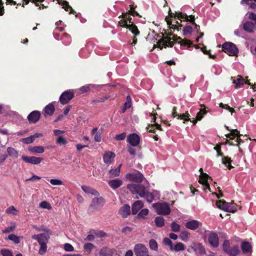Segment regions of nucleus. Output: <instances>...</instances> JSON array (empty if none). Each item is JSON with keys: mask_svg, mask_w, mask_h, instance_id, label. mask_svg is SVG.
I'll return each instance as SVG.
<instances>
[{"mask_svg": "<svg viewBox=\"0 0 256 256\" xmlns=\"http://www.w3.org/2000/svg\"><path fill=\"white\" fill-rule=\"evenodd\" d=\"M172 35V32L168 33L167 36H164L162 38L160 39L157 43L158 46L162 50L163 48H166V47H172L174 44V42H177L178 40V43L180 44L181 46H186L188 48L194 46L195 48L198 49L200 48L198 45H193L192 42L186 39L182 40L180 37L176 35H173L172 38L170 36Z\"/></svg>", "mask_w": 256, "mask_h": 256, "instance_id": "obj_1", "label": "nucleus"}, {"mask_svg": "<svg viewBox=\"0 0 256 256\" xmlns=\"http://www.w3.org/2000/svg\"><path fill=\"white\" fill-rule=\"evenodd\" d=\"M208 179H210L212 180V178L210 176L206 173H202V175L200 176V178L198 180V182L200 184H202L203 186L208 183Z\"/></svg>", "mask_w": 256, "mask_h": 256, "instance_id": "obj_32", "label": "nucleus"}, {"mask_svg": "<svg viewBox=\"0 0 256 256\" xmlns=\"http://www.w3.org/2000/svg\"><path fill=\"white\" fill-rule=\"evenodd\" d=\"M110 98V96H105L98 98L96 99L92 100L91 103L92 104H96L97 103L102 102H104L106 100Z\"/></svg>", "mask_w": 256, "mask_h": 256, "instance_id": "obj_43", "label": "nucleus"}, {"mask_svg": "<svg viewBox=\"0 0 256 256\" xmlns=\"http://www.w3.org/2000/svg\"><path fill=\"white\" fill-rule=\"evenodd\" d=\"M32 238L38 240L40 244H47L49 236L46 234H34Z\"/></svg>", "mask_w": 256, "mask_h": 256, "instance_id": "obj_17", "label": "nucleus"}, {"mask_svg": "<svg viewBox=\"0 0 256 256\" xmlns=\"http://www.w3.org/2000/svg\"><path fill=\"white\" fill-rule=\"evenodd\" d=\"M41 113L38 110L32 112L28 116V120L30 124H35L38 122L40 118Z\"/></svg>", "mask_w": 256, "mask_h": 256, "instance_id": "obj_15", "label": "nucleus"}, {"mask_svg": "<svg viewBox=\"0 0 256 256\" xmlns=\"http://www.w3.org/2000/svg\"><path fill=\"white\" fill-rule=\"evenodd\" d=\"M206 112H207L205 108L200 110L196 114V118H197V120H201L202 118L204 115L206 114Z\"/></svg>", "mask_w": 256, "mask_h": 256, "instance_id": "obj_57", "label": "nucleus"}, {"mask_svg": "<svg viewBox=\"0 0 256 256\" xmlns=\"http://www.w3.org/2000/svg\"><path fill=\"white\" fill-rule=\"evenodd\" d=\"M55 112V108L52 103L46 105L42 110V114L45 117L47 116H52Z\"/></svg>", "mask_w": 256, "mask_h": 256, "instance_id": "obj_20", "label": "nucleus"}, {"mask_svg": "<svg viewBox=\"0 0 256 256\" xmlns=\"http://www.w3.org/2000/svg\"><path fill=\"white\" fill-rule=\"evenodd\" d=\"M132 34H134V37L132 38V42L130 43L132 45H135L138 42V39L136 36H139L140 34V32L136 26L134 24H128V26L127 28Z\"/></svg>", "mask_w": 256, "mask_h": 256, "instance_id": "obj_11", "label": "nucleus"}, {"mask_svg": "<svg viewBox=\"0 0 256 256\" xmlns=\"http://www.w3.org/2000/svg\"><path fill=\"white\" fill-rule=\"evenodd\" d=\"M126 178L130 181L140 183L143 181L144 176L141 172H137L127 174Z\"/></svg>", "mask_w": 256, "mask_h": 256, "instance_id": "obj_8", "label": "nucleus"}, {"mask_svg": "<svg viewBox=\"0 0 256 256\" xmlns=\"http://www.w3.org/2000/svg\"><path fill=\"white\" fill-rule=\"evenodd\" d=\"M118 214L123 218H126L130 214V208L128 204H124L119 210Z\"/></svg>", "mask_w": 256, "mask_h": 256, "instance_id": "obj_21", "label": "nucleus"}, {"mask_svg": "<svg viewBox=\"0 0 256 256\" xmlns=\"http://www.w3.org/2000/svg\"><path fill=\"white\" fill-rule=\"evenodd\" d=\"M241 248L244 253L246 254L252 251V246L248 242H244L242 243Z\"/></svg>", "mask_w": 256, "mask_h": 256, "instance_id": "obj_30", "label": "nucleus"}, {"mask_svg": "<svg viewBox=\"0 0 256 256\" xmlns=\"http://www.w3.org/2000/svg\"><path fill=\"white\" fill-rule=\"evenodd\" d=\"M108 185L114 190L120 188L122 184V180L120 179H114L110 180L108 182Z\"/></svg>", "mask_w": 256, "mask_h": 256, "instance_id": "obj_24", "label": "nucleus"}, {"mask_svg": "<svg viewBox=\"0 0 256 256\" xmlns=\"http://www.w3.org/2000/svg\"><path fill=\"white\" fill-rule=\"evenodd\" d=\"M148 214V208H144L138 214V218L140 219L144 218L145 216H147Z\"/></svg>", "mask_w": 256, "mask_h": 256, "instance_id": "obj_49", "label": "nucleus"}, {"mask_svg": "<svg viewBox=\"0 0 256 256\" xmlns=\"http://www.w3.org/2000/svg\"><path fill=\"white\" fill-rule=\"evenodd\" d=\"M226 128L230 132V134H226L225 136L226 138H229L230 140H234L235 139L237 134H239V131L236 129L230 130L228 126H225Z\"/></svg>", "mask_w": 256, "mask_h": 256, "instance_id": "obj_27", "label": "nucleus"}, {"mask_svg": "<svg viewBox=\"0 0 256 256\" xmlns=\"http://www.w3.org/2000/svg\"><path fill=\"white\" fill-rule=\"evenodd\" d=\"M16 228V225L15 224H13L12 226H8L4 230H3L2 232L4 234H8L10 233V232H12L15 230Z\"/></svg>", "mask_w": 256, "mask_h": 256, "instance_id": "obj_51", "label": "nucleus"}, {"mask_svg": "<svg viewBox=\"0 0 256 256\" xmlns=\"http://www.w3.org/2000/svg\"><path fill=\"white\" fill-rule=\"evenodd\" d=\"M56 143L60 145H64L67 144V141L62 136H59L56 139Z\"/></svg>", "mask_w": 256, "mask_h": 256, "instance_id": "obj_63", "label": "nucleus"}, {"mask_svg": "<svg viewBox=\"0 0 256 256\" xmlns=\"http://www.w3.org/2000/svg\"><path fill=\"white\" fill-rule=\"evenodd\" d=\"M94 88V86L92 84H88L80 87L78 90L80 94H84L89 92L92 88Z\"/></svg>", "mask_w": 256, "mask_h": 256, "instance_id": "obj_34", "label": "nucleus"}, {"mask_svg": "<svg viewBox=\"0 0 256 256\" xmlns=\"http://www.w3.org/2000/svg\"><path fill=\"white\" fill-rule=\"evenodd\" d=\"M115 156L116 154L114 152L110 151L107 152L104 154V162L106 164H110L112 163Z\"/></svg>", "mask_w": 256, "mask_h": 256, "instance_id": "obj_19", "label": "nucleus"}, {"mask_svg": "<svg viewBox=\"0 0 256 256\" xmlns=\"http://www.w3.org/2000/svg\"><path fill=\"white\" fill-rule=\"evenodd\" d=\"M254 24L250 21H246L243 24V29L246 32L252 33L254 32Z\"/></svg>", "mask_w": 256, "mask_h": 256, "instance_id": "obj_25", "label": "nucleus"}, {"mask_svg": "<svg viewBox=\"0 0 256 256\" xmlns=\"http://www.w3.org/2000/svg\"><path fill=\"white\" fill-rule=\"evenodd\" d=\"M22 159L25 162L32 164H38L43 160L42 158L36 157L34 156H28L22 155Z\"/></svg>", "mask_w": 256, "mask_h": 256, "instance_id": "obj_14", "label": "nucleus"}, {"mask_svg": "<svg viewBox=\"0 0 256 256\" xmlns=\"http://www.w3.org/2000/svg\"><path fill=\"white\" fill-rule=\"evenodd\" d=\"M185 249L184 244L182 242H178L174 246L170 248V250H174L175 252H180L184 250Z\"/></svg>", "mask_w": 256, "mask_h": 256, "instance_id": "obj_31", "label": "nucleus"}, {"mask_svg": "<svg viewBox=\"0 0 256 256\" xmlns=\"http://www.w3.org/2000/svg\"><path fill=\"white\" fill-rule=\"evenodd\" d=\"M127 188L132 194H137L138 195V196H136V198H138L139 197H144L145 194L148 191L145 186L140 184H129L128 185Z\"/></svg>", "mask_w": 256, "mask_h": 256, "instance_id": "obj_3", "label": "nucleus"}, {"mask_svg": "<svg viewBox=\"0 0 256 256\" xmlns=\"http://www.w3.org/2000/svg\"><path fill=\"white\" fill-rule=\"evenodd\" d=\"M163 244L165 246H168L170 248H172L173 246V244L172 241L170 238H164L163 240Z\"/></svg>", "mask_w": 256, "mask_h": 256, "instance_id": "obj_64", "label": "nucleus"}, {"mask_svg": "<svg viewBox=\"0 0 256 256\" xmlns=\"http://www.w3.org/2000/svg\"><path fill=\"white\" fill-rule=\"evenodd\" d=\"M202 223L197 220H191L187 222L185 224L186 228L192 230H195L198 228L202 227Z\"/></svg>", "mask_w": 256, "mask_h": 256, "instance_id": "obj_16", "label": "nucleus"}, {"mask_svg": "<svg viewBox=\"0 0 256 256\" xmlns=\"http://www.w3.org/2000/svg\"><path fill=\"white\" fill-rule=\"evenodd\" d=\"M144 198H146L147 202L149 203L152 202V200H154V195L152 194L148 191L145 194V196Z\"/></svg>", "mask_w": 256, "mask_h": 256, "instance_id": "obj_53", "label": "nucleus"}, {"mask_svg": "<svg viewBox=\"0 0 256 256\" xmlns=\"http://www.w3.org/2000/svg\"><path fill=\"white\" fill-rule=\"evenodd\" d=\"M130 10H128V14L133 16H139L138 13L135 10L136 6H134L133 5H130Z\"/></svg>", "mask_w": 256, "mask_h": 256, "instance_id": "obj_55", "label": "nucleus"}, {"mask_svg": "<svg viewBox=\"0 0 256 256\" xmlns=\"http://www.w3.org/2000/svg\"><path fill=\"white\" fill-rule=\"evenodd\" d=\"M33 137L34 136H28L26 138H22L20 140V142L24 143V144H31L33 142H34V138H33Z\"/></svg>", "mask_w": 256, "mask_h": 256, "instance_id": "obj_54", "label": "nucleus"}, {"mask_svg": "<svg viewBox=\"0 0 256 256\" xmlns=\"http://www.w3.org/2000/svg\"><path fill=\"white\" fill-rule=\"evenodd\" d=\"M240 252L238 246H234L229 250L228 254L230 256H236Z\"/></svg>", "mask_w": 256, "mask_h": 256, "instance_id": "obj_41", "label": "nucleus"}, {"mask_svg": "<svg viewBox=\"0 0 256 256\" xmlns=\"http://www.w3.org/2000/svg\"><path fill=\"white\" fill-rule=\"evenodd\" d=\"M222 50L230 56H237L238 50L236 45L230 42H226L222 45Z\"/></svg>", "mask_w": 256, "mask_h": 256, "instance_id": "obj_5", "label": "nucleus"}, {"mask_svg": "<svg viewBox=\"0 0 256 256\" xmlns=\"http://www.w3.org/2000/svg\"><path fill=\"white\" fill-rule=\"evenodd\" d=\"M214 150L216 151L218 156H223L224 154L221 152V144H218L214 146Z\"/></svg>", "mask_w": 256, "mask_h": 256, "instance_id": "obj_60", "label": "nucleus"}, {"mask_svg": "<svg viewBox=\"0 0 256 256\" xmlns=\"http://www.w3.org/2000/svg\"><path fill=\"white\" fill-rule=\"evenodd\" d=\"M222 157V163L227 166L228 168L230 170L233 168V166L231 165L232 160L228 156H224Z\"/></svg>", "mask_w": 256, "mask_h": 256, "instance_id": "obj_36", "label": "nucleus"}, {"mask_svg": "<svg viewBox=\"0 0 256 256\" xmlns=\"http://www.w3.org/2000/svg\"><path fill=\"white\" fill-rule=\"evenodd\" d=\"M126 140L131 146H137L140 143V138L138 134L132 133L128 136Z\"/></svg>", "mask_w": 256, "mask_h": 256, "instance_id": "obj_9", "label": "nucleus"}, {"mask_svg": "<svg viewBox=\"0 0 256 256\" xmlns=\"http://www.w3.org/2000/svg\"><path fill=\"white\" fill-rule=\"evenodd\" d=\"M189 236L190 233L188 231L184 230L180 232V238L182 240L186 242L188 240Z\"/></svg>", "mask_w": 256, "mask_h": 256, "instance_id": "obj_44", "label": "nucleus"}, {"mask_svg": "<svg viewBox=\"0 0 256 256\" xmlns=\"http://www.w3.org/2000/svg\"><path fill=\"white\" fill-rule=\"evenodd\" d=\"M104 203V199L102 197L94 198L90 204V208L95 210L102 206Z\"/></svg>", "mask_w": 256, "mask_h": 256, "instance_id": "obj_13", "label": "nucleus"}, {"mask_svg": "<svg viewBox=\"0 0 256 256\" xmlns=\"http://www.w3.org/2000/svg\"><path fill=\"white\" fill-rule=\"evenodd\" d=\"M7 214H12L14 216L17 214V210L14 206H10L6 210Z\"/></svg>", "mask_w": 256, "mask_h": 256, "instance_id": "obj_58", "label": "nucleus"}, {"mask_svg": "<svg viewBox=\"0 0 256 256\" xmlns=\"http://www.w3.org/2000/svg\"><path fill=\"white\" fill-rule=\"evenodd\" d=\"M222 248L226 253H228L230 250V242L228 240H224L222 244Z\"/></svg>", "mask_w": 256, "mask_h": 256, "instance_id": "obj_52", "label": "nucleus"}, {"mask_svg": "<svg viewBox=\"0 0 256 256\" xmlns=\"http://www.w3.org/2000/svg\"><path fill=\"white\" fill-rule=\"evenodd\" d=\"M8 156L12 157L13 158H16L18 156V152L14 148L8 147L6 150Z\"/></svg>", "mask_w": 256, "mask_h": 256, "instance_id": "obj_29", "label": "nucleus"}, {"mask_svg": "<svg viewBox=\"0 0 256 256\" xmlns=\"http://www.w3.org/2000/svg\"><path fill=\"white\" fill-rule=\"evenodd\" d=\"M122 165V164H120L116 168L111 169L108 171L110 178H113L120 176Z\"/></svg>", "mask_w": 256, "mask_h": 256, "instance_id": "obj_26", "label": "nucleus"}, {"mask_svg": "<svg viewBox=\"0 0 256 256\" xmlns=\"http://www.w3.org/2000/svg\"><path fill=\"white\" fill-rule=\"evenodd\" d=\"M172 116L174 118H177L178 119L184 120V123L190 120V115L188 112L182 114H178L176 112V107L174 106L172 108Z\"/></svg>", "mask_w": 256, "mask_h": 256, "instance_id": "obj_12", "label": "nucleus"}, {"mask_svg": "<svg viewBox=\"0 0 256 256\" xmlns=\"http://www.w3.org/2000/svg\"><path fill=\"white\" fill-rule=\"evenodd\" d=\"M8 158V154L0 150V165H2Z\"/></svg>", "mask_w": 256, "mask_h": 256, "instance_id": "obj_50", "label": "nucleus"}, {"mask_svg": "<svg viewBox=\"0 0 256 256\" xmlns=\"http://www.w3.org/2000/svg\"><path fill=\"white\" fill-rule=\"evenodd\" d=\"M154 222L157 227L162 228L164 226L165 220L162 216H157L154 219Z\"/></svg>", "mask_w": 256, "mask_h": 256, "instance_id": "obj_38", "label": "nucleus"}, {"mask_svg": "<svg viewBox=\"0 0 256 256\" xmlns=\"http://www.w3.org/2000/svg\"><path fill=\"white\" fill-rule=\"evenodd\" d=\"M130 14H128V12H126V13H122V15L119 16V18H124L126 20V23L128 24V22H129V24H134L132 22V18L130 16Z\"/></svg>", "mask_w": 256, "mask_h": 256, "instance_id": "obj_45", "label": "nucleus"}, {"mask_svg": "<svg viewBox=\"0 0 256 256\" xmlns=\"http://www.w3.org/2000/svg\"><path fill=\"white\" fill-rule=\"evenodd\" d=\"M0 253L2 256H13L12 252L8 249H2L0 250Z\"/></svg>", "mask_w": 256, "mask_h": 256, "instance_id": "obj_59", "label": "nucleus"}, {"mask_svg": "<svg viewBox=\"0 0 256 256\" xmlns=\"http://www.w3.org/2000/svg\"><path fill=\"white\" fill-rule=\"evenodd\" d=\"M190 248L194 252H198L200 254L202 255L206 253L204 247L200 242H193L191 244Z\"/></svg>", "mask_w": 256, "mask_h": 256, "instance_id": "obj_18", "label": "nucleus"}, {"mask_svg": "<svg viewBox=\"0 0 256 256\" xmlns=\"http://www.w3.org/2000/svg\"><path fill=\"white\" fill-rule=\"evenodd\" d=\"M40 245V247L39 250V254L41 255H43L47 250L46 244H41Z\"/></svg>", "mask_w": 256, "mask_h": 256, "instance_id": "obj_62", "label": "nucleus"}, {"mask_svg": "<svg viewBox=\"0 0 256 256\" xmlns=\"http://www.w3.org/2000/svg\"><path fill=\"white\" fill-rule=\"evenodd\" d=\"M208 242L210 244L214 247L217 248L219 246V238L218 234L214 232H210L208 236Z\"/></svg>", "mask_w": 256, "mask_h": 256, "instance_id": "obj_10", "label": "nucleus"}, {"mask_svg": "<svg viewBox=\"0 0 256 256\" xmlns=\"http://www.w3.org/2000/svg\"><path fill=\"white\" fill-rule=\"evenodd\" d=\"M58 2L59 4L62 6V8H64L66 11L72 13L73 10L72 8L68 4V2L66 1L58 0Z\"/></svg>", "mask_w": 256, "mask_h": 256, "instance_id": "obj_37", "label": "nucleus"}, {"mask_svg": "<svg viewBox=\"0 0 256 256\" xmlns=\"http://www.w3.org/2000/svg\"><path fill=\"white\" fill-rule=\"evenodd\" d=\"M192 32V28L190 26H186L183 28V34L184 36L190 34Z\"/></svg>", "mask_w": 256, "mask_h": 256, "instance_id": "obj_56", "label": "nucleus"}, {"mask_svg": "<svg viewBox=\"0 0 256 256\" xmlns=\"http://www.w3.org/2000/svg\"><path fill=\"white\" fill-rule=\"evenodd\" d=\"M158 214L168 215L170 212V208L168 202H156L152 204Z\"/></svg>", "mask_w": 256, "mask_h": 256, "instance_id": "obj_4", "label": "nucleus"}, {"mask_svg": "<svg viewBox=\"0 0 256 256\" xmlns=\"http://www.w3.org/2000/svg\"><path fill=\"white\" fill-rule=\"evenodd\" d=\"M244 79L241 76H238L236 80H233V83L236 84V88H238L244 84Z\"/></svg>", "mask_w": 256, "mask_h": 256, "instance_id": "obj_33", "label": "nucleus"}, {"mask_svg": "<svg viewBox=\"0 0 256 256\" xmlns=\"http://www.w3.org/2000/svg\"><path fill=\"white\" fill-rule=\"evenodd\" d=\"M134 252L136 256H148V248L143 244H136Z\"/></svg>", "mask_w": 256, "mask_h": 256, "instance_id": "obj_6", "label": "nucleus"}, {"mask_svg": "<svg viewBox=\"0 0 256 256\" xmlns=\"http://www.w3.org/2000/svg\"><path fill=\"white\" fill-rule=\"evenodd\" d=\"M40 206L43 208H46L48 210H50L52 208V206L50 204L46 201H42V202L40 204Z\"/></svg>", "mask_w": 256, "mask_h": 256, "instance_id": "obj_61", "label": "nucleus"}, {"mask_svg": "<svg viewBox=\"0 0 256 256\" xmlns=\"http://www.w3.org/2000/svg\"><path fill=\"white\" fill-rule=\"evenodd\" d=\"M74 97V93L70 90L63 92L60 97V102L62 104H67Z\"/></svg>", "mask_w": 256, "mask_h": 256, "instance_id": "obj_7", "label": "nucleus"}, {"mask_svg": "<svg viewBox=\"0 0 256 256\" xmlns=\"http://www.w3.org/2000/svg\"><path fill=\"white\" fill-rule=\"evenodd\" d=\"M82 189L86 194H90L92 195L98 196H100V193L96 190L92 188L86 186H82Z\"/></svg>", "mask_w": 256, "mask_h": 256, "instance_id": "obj_23", "label": "nucleus"}, {"mask_svg": "<svg viewBox=\"0 0 256 256\" xmlns=\"http://www.w3.org/2000/svg\"><path fill=\"white\" fill-rule=\"evenodd\" d=\"M8 240L12 241L16 244H19L20 242L19 237L14 234H10L8 236Z\"/></svg>", "mask_w": 256, "mask_h": 256, "instance_id": "obj_47", "label": "nucleus"}, {"mask_svg": "<svg viewBox=\"0 0 256 256\" xmlns=\"http://www.w3.org/2000/svg\"><path fill=\"white\" fill-rule=\"evenodd\" d=\"M168 16L171 18H177L178 20H180V22H182V20L190 22L194 26H196V27L197 26V24L194 22V16L193 15L188 16L186 14H182V12L172 13L171 10L170 9L168 10Z\"/></svg>", "mask_w": 256, "mask_h": 256, "instance_id": "obj_2", "label": "nucleus"}, {"mask_svg": "<svg viewBox=\"0 0 256 256\" xmlns=\"http://www.w3.org/2000/svg\"><path fill=\"white\" fill-rule=\"evenodd\" d=\"M237 211L236 205L232 203H229L228 205L226 212L234 213Z\"/></svg>", "mask_w": 256, "mask_h": 256, "instance_id": "obj_46", "label": "nucleus"}, {"mask_svg": "<svg viewBox=\"0 0 256 256\" xmlns=\"http://www.w3.org/2000/svg\"><path fill=\"white\" fill-rule=\"evenodd\" d=\"M94 248V245L90 242L86 243L84 246V250L87 254H90Z\"/></svg>", "mask_w": 256, "mask_h": 256, "instance_id": "obj_42", "label": "nucleus"}, {"mask_svg": "<svg viewBox=\"0 0 256 256\" xmlns=\"http://www.w3.org/2000/svg\"><path fill=\"white\" fill-rule=\"evenodd\" d=\"M144 206V204L142 200H137L132 205V214H136Z\"/></svg>", "mask_w": 256, "mask_h": 256, "instance_id": "obj_22", "label": "nucleus"}, {"mask_svg": "<svg viewBox=\"0 0 256 256\" xmlns=\"http://www.w3.org/2000/svg\"><path fill=\"white\" fill-rule=\"evenodd\" d=\"M171 228L172 230L175 232H180V228L179 224H177L176 222H172L171 224Z\"/></svg>", "mask_w": 256, "mask_h": 256, "instance_id": "obj_48", "label": "nucleus"}, {"mask_svg": "<svg viewBox=\"0 0 256 256\" xmlns=\"http://www.w3.org/2000/svg\"><path fill=\"white\" fill-rule=\"evenodd\" d=\"M28 150L32 153L42 154L44 152V150L42 146H36L28 148Z\"/></svg>", "mask_w": 256, "mask_h": 256, "instance_id": "obj_35", "label": "nucleus"}, {"mask_svg": "<svg viewBox=\"0 0 256 256\" xmlns=\"http://www.w3.org/2000/svg\"><path fill=\"white\" fill-rule=\"evenodd\" d=\"M229 202H226L224 200H218L216 202L217 207L222 210L226 212Z\"/></svg>", "mask_w": 256, "mask_h": 256, "instance_id": "obj_28", "label": "nucleus"}, {"mask_svg": "<svg viewBox=\"0 0 256 256\" xmlns=\"http://www.w3.org/2000/svg\"><path fill=\"white\" fill-rule=\"evenodd\" d=\"M98 128H94L92 130V135H94V140L96 142H100L101 141V134L99 132H97Z\"/></svg>", "mask_w": 256, "mask_h": 256, "instance_id": "obj_39", "label": "nucleus"}, {"mask_svg": "<svg viewBox=\"0 0 256 256\" xmlns=\"http://www.w3.org/2000/svg\"><path fill=\"white\" fill-rule=\"evenodd\" d=\"M150 248L153 250L157 251L158 250V244L156 240L151 239L149 241Z\"/></svg>", "mask_w": 256, "mask_h": 256, "instance_id": "obj_40", "label": "nucleus"}]
</instances>
